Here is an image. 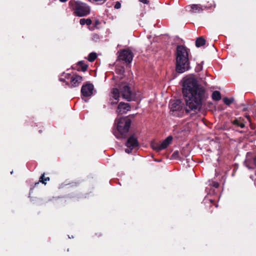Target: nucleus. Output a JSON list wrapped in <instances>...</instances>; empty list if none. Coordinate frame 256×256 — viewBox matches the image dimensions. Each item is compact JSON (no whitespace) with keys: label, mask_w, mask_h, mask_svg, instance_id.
<instances>
[{"label":"nucleus","mask_w":256,"mask_h":256,"mask_svg":"<svg viewBox=\"0 0 256 256\" xmlns=\"http://www.w3.org/2000/svg\"><path fill=\"white\" fill-rule=\"evenodd\" d=\"M246 117L247 118L248 120L250 122H251V118L249 115H246Z\"/></svg>","instance_id":"30"},{"label":"nucleus","mask_w":256,"mask_h":256,"mask_svg":"<svg viewBox=\"0 0 256 256\" xmlns=\"http://www.w3.org/2000/svg\"><path fill=\"white\" fill-rule=\"evenodd\" d=\"M182 87V94L186 106L194 112L190 114L192 116L195 115L196 111L200 110L203 104L208 98V94L205 88L193 78L184 80Z\"/></svg>","instance_id":"1"},{"label":"nucleus","mask_w":256,"mask_h":256,"mask_svg":"<svg viewBox=\"0 0 256 256\" xmlns=\"http://www.w3.org/2000/svg\"><path fill=\"white\" fill-rule=\"evenodd\" d=\"M210 200V204H212V202H213V200Z\"/></svg>","instance_id":"37"},{"label":"nucleus","mask_w":256,"mask_h":256,"mask_svg":"<svg viewBox=\"0 0 256 256\" xmlns=\"http://www.w3.org/2000/svg\"><path fill=\"white\" fill-rule=\"evenodd\" d=\"M138 1L144 4H148L149 2V1L148 0H138Z\"/></svg>","instance_id":"29"},{"label":"nucleus","mask_w":256,"mask_h":256,"mask_svg":"<svg viewBox=\"0 0 256 256\" xmlns=\"http://www.w3.org/2000/svg\"><path fill=\"white\" fill-rule=\"evenodd\" d=\"M69 6L74 11V14L78 16H84L90 12L89 6L78 0H70L69 2Z\"/></svg>","instance_id":"5"},{"label":"nucleus","mask_w":256,"mask_h":256,"mask_svg":"<svg viewBox=\"0 0 256 256\" xmlns=\"http://www.w3.org/2000/svg\"><path fill=\"white\" fill-rule=\"evenodd\" d=\"M212 98L214 100H220L222 98L221 94L219 91H214L212 94Z\"/></svg>","instance_id":"16"},{"label":"nucleus","mask_w":256,"mask_h":256,"mask_svg":"<svg viewBox=\"0 0 256 256\" xmlns=\"http://www.w3.org/2000/svg\"><path fill=\"white\" fill-rule=\"evenodd\" d=\"M80 23L81 25L86 24L88 26H90L92 24V21L90 18H82L80 20Z\"/></svg>","instance_id":"18"},{"label":"nucleus","mask_w":256,"mask_h":256,"mask_svg":"<svg viewBox=\"0 0 256 256\" xmlns=\"http://www.w3.org/2000/svg\"><path fill=\"white\" fill-rule=\"evenodd\" d=\"M67 0H60V1L62 2H66Z\"/></svg>","instance_id":"36"},{"label":"nucleus","mask_w":256,"mask_h":256,"mask_svg":"<svg viewBox=\"0 0 256 256\" xmlns=\"http://www.w3.org/2000/svg\"><path fill=\"white\" fill-rule=\"evenodd\" d=\"M83 80V78L76 74H72V79L70 82V88H74L79 86Z\"/></svg>","instance_id":"11"},{"label":"nucleus","mask_w":256,"mask_h":256,"mask_svg":"<svg viewBox=\"0 0 256 256\" xmlns=\"http://www.w3.org/2000/svg\"><path fill=\"white\" fill-rule=\"evenodd\" d=\"M72 74H68V73H63L62 76H63L64 78L66 80H70L72 79Z\"/></svg>","instance_id":"24"},{"label":"nucleus","mask_w":256,"mask_h":256,"mask_svg":"<svg viewBox=\"0 0 256 256\" xmlns=\"http://www.w3.org/2000/svg\"><path fill=\"white\" fill-rule=\"evenodd\" d=\"M120 89L124 99L128 102L135 100L136 94L131 90V88L127 84H121Z\"/></svg>","instance_id":"6"},{"label":"nucleus","mask_w":256,"mask_h":256,"mask_svg":"<svg viewBox=\"0 0 256 256\" xmlns=\"http://www.w3.org/2000/svg\"><path fill=\"white\" fill-rule=\"evenodd\" d=\"M214 186L216 188H218L219 186V184L218 182L215 183L214 185Z\"/></svg>","instance_id":"32"},{"label":"nucleus","mask_w":256,"mask_h":256,"mask_svg":"<svg viewBox=\"0 0 256 256\" xmlns=\"http://www.w3.org/2000/svg\"><path fill=\"white\" fill-rule=\"evenodd\" d=\"M120 112L122 114L126 113L128 111H130L131 107L129 104L124 102H120L118 107Z\"/></svg>","instance_id":"13"},{"label":"nucleus","mask_w":256,"mask_h":256,"mask_svg":"<svg viewBox=\"0 0 256 256\" xmlns=\"http://www.w3.org/2000/svg\"><path fill=\"white\" fill-rule=\"evenodd\" d=\"M60 80V82H65L66 84V85L68 86H70V83L66 81V80L64 78L63 76H62L60 77V78H59Z\"/></svg>","instance_id":"26"},{"label":"nucleus","mask_w":256,"mask_h":256,"mask_svg":"<svg viewBox=\"0 0 256 256\" xmlns=\"http://www.w3.org/2000/svg\"><path fill=\"white\" fill-rule=\"evenodd\" d=\"M122 70L124 72V68L123 67H122Z\"/></svg>","instance_id":"39"},{"label":"nucleus","mask_w":256,"mask_h":256,"mask_svg":"<svg viewBox=\"0 0 256 256\" xmlns=\"http://www.w3.org/2000/svg\"><path fill=\"white\" fill-rule=\"evenodd\" d=\"M234 100V99L233 98H229L227 97H225L223 98V102L227 106H230V104H232Z\"/></svg>","instance_id":"22"},{"label":"nucleus","mask_w":256,"mask_h":256,"mask_svg":"<svg viewBox=\"0 0 256 256\" xmlns=\"http://www.w3.org/2000/svg\"><path fill=\"white\" fill-rule=\"evenodd\" d=\"M248 110V108L246 107V108H244L243 109H242V110L243 111H246Z\"/></svg>","instance_id":"35"},{"label":"nucleus","mask_w":256,"mask_h":256,"mask_svg":"<svg viewBox=\"0 0 256 256\" xmlns=\"http://www.w3.org/2000/svg\"><path fill=\"white\" fill-rule=\"evenodd\" d=\"M188 50H189L183 45L177 46L176 52V72L182 74L190 69Z\"/></svg>","instance_id":"2"},{"label":"nucleus","mask_w":256,"mask_h":256,"mask_svg":"<svg viewBox=\"0 0 256 256\" xmlns=\"http://www.w3.org/2000/svg\"><path fill=\"white\" fill-rule=\"evenodd\" d=\"M206 40L202 36L196 38V46L198 48L200 47L205 45Z\"/></svg>","instance_id":"15"},{"label":"nucleus","mask_w":256,"mask_h":256,"mask_svg":"<svg viewBox=\"0 0 256 256\" xmlns=\"http://www.w3.org/2000/svg\"><path fill=\"white\" fill-rule=\"evenodd\" d=\"M96 234L98 237L102 236V234L100 233L97 234L96 233Z\"/></svg>","instance_id":"34"},{"label":"nucleus","mask_w":256,"mask_h":256,"mask_svg":"<svg viewBox=\"0 0 256 256\" xmlns=\"http://www.w3.org/2000/svg\"><path fill=\"white\" fill-rule=\"evenodd\" d=\"M100 39V36L97 34H93L92 35V40L95 42H98Z\"/></svg>","instance_id":"23"},{"label":"nucleus","mask_w":256,"mask_h":256,"mask_svg":"<svg viewBox=\"0 0 256 256\" xmlns=\"http://www.w3.org/2000/svg\"><path fill=\"white\" fill-rule=\"evenodd\" d=\"M39 132H40V133H41V132H42V130H39Z\"/></svg>","instance_id":"40"},{"label":"nucleus","mask_w":256,"mask_h":256,"mask_svg":"<svg viewBox=\"0 0 256 256\" xmlns=\"http://www.w3.org/2000/svg\"><path fill=\"white\" fill-rule=\"evenodd\" d=\"M172 136H170L163 140L160 144L152 143L151 144V146L153 150H155L157 152H159L162 150L166 149L168 145L172 143Z\"/></svg>","instance_id":"8"},{"label":"nucleus","mask_w":256,"mask_h":256,"mask_svg":"<svg viewBox=\"0 0 256 256\" xmlns=\"http://www.w3.org/2000/svg\"><path fill=\"white\" fill-rule=\"evenodd\" d=\"M134 148H128L125 150V152L128 154H130L132 152V150Z\"/></svg>","instance_id":"28"},{"label":"nucleus","mask_w":256,"mask_h":256,"mask_svg":"<svg viewBox=\"0 0 256 256\" xmlns=\"http://www.w3.org/2000/svg\"><path fill=\"white\" fill-rule=\"evenodd\" d=\"M95 23V25L96 26V25H98L100 24V22L98 20H96L94 22Z\"/></svg>","instance_id":"33"},{"label":"nucleus","mask_w":256,"mask_h":256,"mask_svg":"<svg viewBox=\"0 0 256 256\" xmlns=\"http://www.w3.org/2000/svg\"><path fill=\"white\" fill-rule=\"evenodd\" d=\"M118 53H119L118 56V60H119L124 61L128 64H130L132 62L134 55L130 50L124 49Z\"/></svg>","instance_id":"7"},{"label":"nucleus","mask_w":256,"mask_h":256,"mask_svg":"<svg viewBox=\"0 0 256 256\" xmlns=\"http://www.w3.org/2000/svg\"><path fill=\"white\" fill-rule=\"evenodd\" d=\"M134 115L122 116L115 120L116 129L113 130V134L117 138H126L129 136V130L132 123V118Z\"/></svg>","instance_id":"3"},{"label":"nucleus","mask_w":256,"mask_h":256,"mask_svg":"<svg viewBox=\"0 0 256 256\" xmlns=\"http://www.w3.org/2000/svg\"><path fill=\"white\" fill-rule=\"evenodd\" d=\"M232 123L233 125L235 126L236 127H240L242 128H244L245 126L244 124V119L242 118H236L234 120L232 121Z\"/></svg>","instance_id":"14"},{"label":"nucleus","mask_w":256,"mask_h":256,"mask_svg":"<svg viewBox=\"0 0 256 256\" xmlns=\"http://www.w3.org/2000/svg\"><path fill=\"white\" fill-rule=\"evenodd\" d=\"M249 168H252V167L250 166H248Z\"/></svg>","instance_id":"41"},{"label":"nucleus","mask_w":256,"mask_h":256,"mask_svg":"<svg viewBox=\"0 0 256 256\" xmlns=\"http://www.w3.org/2000/svg\"><path fill=\"white\" fill-rule=\"evenodd\" d=\"M179 158V152L178 151H175L172 155V159H178Z\"/></svg>","instance_id":"25"},{"label":"nucleus","mask_w":256,"mask_h":256,"mask_svg":"<svg viewBox=\"0 0 256 256\" xmlns=\"http://www.w3.org/2000/svg\"><path fill=\"white\" fill-rule=\"evenodd\" d=\"M190 8L193 12H196V11L199 12L202 10L200 4H192Z\"/></svg>","instance_id":"21"},{"label":"nucleus","mask_w":256,"mask_h":256,"mask_svg":"<svg viewBox=\"0 0 256 256\" xmlns=\"http://www.w3.org/2000/svg\"><path fill=\"white\" fill-rule=\"evenodd\" d=\"M202 68V67L201 66H200V70H201Z\"/></svg>","instance_id":"38"},{"label":"nucleus","mask_w":256,"mask_h":256,"mask_svg":"<svg viewBox=\"0 0 256 256\" xmlns=\"http://www.w3.org/2000/svg\"><path fill=\"white\" fill-rule=\"evenodd\" d=\"M78 65L80 66V68L78 69V70L85 72L87 70L88 66L85 64L83 61L79 62L78 64Z\"/></svg>","instance_id":"17"},{"label":"nucleus","mask_w":256,"mask_h":256,"mask_svg":"<svg viewBox=\"0 0 256 256\" xmlns=\"http://www.w3.org/2000/svg\"><path fill=\"white\" fill-rule=\"evenodd\" d=\"M119 98L120 92L118 88H112L110 94L109 103L112 105L117 104L118 102Z\"/></svg>","instance_id":"10"},{"label":"nucleus","mask_w":256,"mask_h":256,"mask_svg":"<svg viewBox=\"0 0 256 256\" xmlns=\"http://www.w3.org/2000/svg\"><path fill=\"white\" fill-rule=\"evenodd\" d=\"M126 146L128 148H134L138 146L139 143L136 138L134 134L131 135L128 138Z\"/></svg>","instance_id":"12"},{"label":"nucleus","mask_w":256,"mask_h":256,"mask_svg":"<svg viewBox=\"0 0 256 256\" xmlns=\"http://www.w3.org/2000/svg\"><path fill=\"white\" fill-rule=\"evenodd\" d=\"M50 180V178L49 177H45L44 174H41V176L40 178L39 182L46 184V182L49 181Z\"/></svg>","instance_id":"19"},{"label":"nucleus","mask_w":256,"mask_h":256,"mask_svg":"<svg viewBox=\"0 0 256 256\" xmlns=\"http://www.w3.org/2000/svg\"><path fill=\"white\" fill-rule=\"evenodd\" d=\"M120 6H121L120 3L119 2H116L115 4V6H114V8L116 9H118L120 8Z\"/></svg>","instance_id":"27"},{"label":"nucleus","mask_w":256,"mask_h":256,"mask_svg":"<svg viewBox=\"0 0 256 256\" xmlns=\"http://www.w3.org/2000/svg\"><path fill=\"white\" fill-rule=\"evenodd\" d=\"M94 89V85L88 82L82 86L80 90L82 95L84 97L90 96L92 94Z\"/></svg>","instance_id":"9"},{"label":"nucleus","mask_w":256,"mask_h":256,"mask_svg":"<svg viewBox=\"0 0 256 256\" xmlns=\"http://www.w3.org/2000/svg\"><path fill=\"white\" fill-rule=\"evenodd\" d=\"M97 58V54L96 52H91L88 56V60L90 62H94Z\"/></svg>","instance_id":"20"},{"label":"nucleus","mask_w":256,"mask_h":256,"mask_svg":"<svg viewBox=\"0 0 256 256\" xmlns=\"http://www.w3.org/2000/svg\"><path fill=\"white\" fill-rule=\"evenodd\" d=\"M252 162L254 166L256 167V156L253 158Z\"/></svg>","instance_id":"31"},{"label":"nucleus","mask_w":256,"mask_h":256,"mask_svg":"<svg viewBox=\"0 0 256 256\" xmlns=\"http://www.w3.org/2000/svg\"><path fill=\"white\" fill-rule=\"evenodd\" d=\"M170 114L176 116L182 117L184 114H188L192 110H190L180 100H170L169 103Z\"/></svg>","instance_id":"4"}]
</instances>
